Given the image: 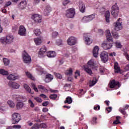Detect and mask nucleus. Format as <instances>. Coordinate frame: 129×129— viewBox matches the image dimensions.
Returning a JSON list of instances; mask_svg holds the SVG:
<instances>
[{"label": "nucleus", "instance_id": "f257e3e1", "mask_svg": "<svg viewBox=\"0 0 129 129\" xmlns=\"http://www.w3.org/2000/svg\"><path fill=\"white\" fill-rule=\"evenodd\" d=\"M106 36L107 38V41H104L101 44V47L104 49V50H109L112 48V36H111V34H110V31L109 30H107L106 31Z\"/></svg>", "mask_w": 129, "mask_h": 129}, {"label": "nucleus", "instance_id": "f03ea898", "mask_svg": "<svg viewBox=\"0 0 129 129\" xmlns=\"http://www.w3.org/2000/svg\"><path fill=\"white\" fill-rule=\"evenodd\" d=\"M22 60L23 62L26 63H31V61H32L31 56H30L29 53L26 51H24L22 53Z\"/></svg>", "mask_w": 129, "mask_h": 129}, {"label": "nucleus", "instance_id": "7ed1b4c3", "mask_svg": "<svg viewBox=\"0 0 129 129\" xmlns=\"http://www.w3.org/2000/svg\"><path fill=\"white\" fill-rule=\"evenodd\" d=\"M118 13H119V8L117 7L116 3L112 7V11L111 12V15L114 18H117L118 17Z\"/></svg>", "mask_w": 129, "mask_h": 129}, {"label": "nucleus", "instance_id": "20e7f679", "mask_svg": "<svg viewBox=\"0 0 129 129\" xmlns=\"http://www.w3.org/2000/svg\"><path fill=\"white\" fill-rule=\"evenodd\" d=\"M21 120V115L18 113H14L12 114V121L14 124L18 123Z\"/></svg>", "mask_w": 129, "mask_h": 129}, {"label": "nucleus", "instance_id": "39448f33", "mask_svg": "<svg viewBox=\"0 0 129 129\" xmlns=\"http://www.w3.org/2000/svg\"><path fill=\"white\" fill-rule=\"evenodd\" d=\"M95 18V14H92L89 16H84L82 19V22L83 23H88V22H91L92 20Z\"/></svg>", "mask_w": 129, "mask_h": 129}, {"label": "nucleus", "instance_id": "423d86ee", "mask_svg": "<svg viewBox=\"0 0 129 129\" xmlns=\"http://www.w3.org/2000/svg\"><path fill=\"white\" fill-rule=\"evenodd\" d=\"M75 15V10L73 8H71L66 11V16L69 19L74 17Z\"/></svg>", "mask_w": 129, "mask_h": 129}, {"label": "nucleus", "instance_id": "0eeeda50", "mask_svg": "<svg viewBox=\"0 0 129 129\" xmlns=\"http://www.w3.org/2000/svg\"><path fill=\"white\" fill-rule=\"evenodd\" d=\"M121 24V19L119 18L114 25L115 31H120L122 29V25Z\"/></svg>", "mask_w": 129, "mask_h": 129}, {"label": "nucleus", "instance_id": "6e6552de", "mask_svg": "<svg viewBox=\"0 0 129 129\" xmlns=\"http://www.w3.org/2000/svg\"><path fill=\"white\" fill-rule=\"evenodd\" d=\"M67 43L68 45L73 46L76 45V43H77V39L73 36H71L67 40Z\"/></svg>", "mask_w": 129, "mask_h": 129}, {"label": "nucleus", "instance_id": "1a4fd4ad", "mask_svg": "<svg viewBox=\"0 0 129 129\" xmlns=\"http://www.w3.org/2000/svg\"><path fill=\"white\" fill-rule=\"evenodd\" d=\"M100 58L101 61L104 62V63H105V62L108 61V54L105 51H103L100 54Z\"/></svg>", "mask_w": 129, "mask_h": 129}, {"label": "nucleus", "instance_id": "9d476101", "mask_svg": "<svg viewBox=\"0 0 129 129\" xmlns=\"http://www.w3.org/2000/svg\"><path fill=\"white\" fill-rule=\"evenodd\" d=\"M47 52V48L45 46H43L40 49L38 53V57L39 58H43L45 57V53Z\"/></svg>", "mask_w": 129, "mask_h": 129}, {"label": "nucleus", "instance_id": "9b49d317", "mask_svg": "<svg viewBox=\"0 0 129 129\" xmlns=\"http://www.w3.org/2000/svg\"><path fill=\"white\" fill-rule=\"evenodd\" d=\"M109 86L110 88H114V87H117V88H119L120 86L119 85V82L116 81L114 80H113L111 81L109 84Z\"/></svg>", "mask_w": 129, "mask_h": 129}, {"label": "nucleus", "instance_id": "f8f14e48", "mask_svg": "<svg viewBox=\"0 0 129 129\" xmlns=\"http://www.w3.org/2000/svg\"><path fill=\"white\" fill-rule=\"evenodd\" d=\"M26 28H25V26L21 25L19 27L18 34L20 36H25L26 35Z\"/></svg>", "mask_w": 129, "mask_h": 129}, {"label": "nucleus", "instance_id": "ddd939ff", "mask_svg": "<svg viewBox=\"0 0 129 129\" xmlns=\"http://www.w3.org/2000/svg\"><path fill=\"white\" fill-rule=\"evenodd\" d=\"M32 19L35 23H41L42 22V18L38 14H34L32 16Z\"/></svg>", "mask_w": 129, "mask_h": 129}, {"label": "nucleus", "instance_id": "4468645a", "mask_svg": "<svg viewBox=\"0 0 129 129\" xmlns=\"http://www.w3.org/2000/svg\"><path fill=\"white\" fill-rule=\"evenodd\" d=\"M8 84L10 87L14 89H18V88H20V85L16 82H10Z\"/></svg>", "mask_w": 129, "mask_h": 129}, {"label": "nucleus", "instance_id": "2eb2a0df", "mask_svg": "<svg viewBox=\"0 0 129 129\" xmlns=\"http://www.w3.org/2000/svg\"><path fill=\"white\" fill-rule=\"evenodd\" d=\"M19 78H20V76H16L13 74L9 75L7 77V79L11 81L17 80V79H19Z\"/></svg>", "mask_w": 129, "mask_h": 129}, {"label": "nucleus", "instance_id": "dca6fc26", "mask_svg": "<svg viewBox=\"0 0 129 129\" xmlns=\"http://www.w3.org/2000/svg\"><path fill=\"white\" fill-rule=\"evenodd\" d=\"M99 51V47L98 46H96L94 47L93 50V55L95 57V58H97V56H98V52Z\"/></svg>", "mask_w": 129, "mask_h": 129}, {"label": "nucleus", "instance_id": "f3484780", "mask_svg": "<svg viewBox=\"0 0 129 129\" xmlns=\"http://www.w3.org/2000/svg\"><path fill=\"white\" fill-rule=\"evenodd\" d=\"M52 11V8L50 6H46V8L44 10V16H48Z\"/></svg>", "mask_w": 129, "mask_h": 129}, {"label": "nucleus", "instance_id": "a211bd4d", "mask_svg": "<svg viewBox=\"0 0 129 129\" xmlns=\"http://www.w3.org/2000/svg\"><path fill=\"white\" fill-rule=\"evenodd\" d=\"M54 79V77L50 74H47L45 76V81L47 83L51 82V81Z\"/></svg>", "mask_w": 129, "mask_h": 129}, {"label": "nucleus", "instance_id": "6ab92c4d", "mask_svg": "<svg viewBox=\"0 0 129 129\" xmlns=\"http://www.w3.org/2000/svg\"><path fill=\"white\" fill-rule=\"evenodd\" d=\"M88 67L93 69V68L95 67V65H96V63H95V61H94L93 59H91L88 62Z\"/></svg>", "mask_w": 129, "mask_h": 129}, {"label": "nucleus", "instance_id": "aec40b11", "mask_svg": "<svg viewBox=\"0 0 129 129\" xmlns=\"http://www.w3.org/2000/svg\"><path fill=\"white\" fill-rule=\"evenodd\" d=\"M79 10L81 13H85V5L83 2H80L79 3Z\"/></svg>", "mask_w": 129, "mask_h": 129}, {"label": "nucleus", "instance_id": "412c9836", "mask_svg": "<svg viewBox=\"0 0 129 129\" xmlns=\"http://www.w3.org/2000/svg\"><path fill=\"white\" fill-rule=\"evenodd\" d=\"M13 41H14V36L12 35L6 36V44H11L13 43Z\"/></svg>", "mask_w": 129, "mask_h": 129}, {"label": "nucleus", "instance_id": "4be33fe9", "mask_svg": "<svg viewBox=\"0 0 129 129\" xmlns=\"http://www.w3.org/2000/svg\"><path fill=\"white\" fill-rule=\"evenodd\" d=\"M46 55L49 58H54L56 57V52L53 51H48L47 52Z\"/></svg>", "mask_w": 129, "mask_h": 129}, {"label": "nucleus", "instance_id": "5701e85b", "mask_svg": "<svg viewBox=\"0 0 129 129\" xmlns=\"http://www.w3.org/2000/svg\"><path fill=\"white\" fill-rule=\"evenodd\" d=\"M84 41L86 45H89L90 44L92 43V39H91L90 37H88V36L86 37L84 36Z\"/></svg>", "mask_w": 129, "mask_h": 129}, {"label": "nucleus", "instance_id": "b1692460", "mask_svg": "<svg viewBox=\"0 0 129 129\" xmlns=\"http://www.w3.org/2000/svg\"><path fill=\"white\" fill-rule=\"evenodd\" d=\"M24 89H25L26 91L28 92V93H30L31 94H33L34 93L32 92V90L31 89V88L26 84H25L24 85Z\"/></svg>", "mask_w": 129, "mask_h": 129}, {"label": "nucleus", "instance_id": "393cba45", "mask_svg": "<svg viewBox=\"0 0 129 129\" xmlns=\"http://www.w3.org/2000/svg\"><path fill=\"white\" fill-rule=\"evenodd\" d=\"M129 105H126L123 109H122L121 108H119V111L122 113V114H126V112H125L126 109H128Z\"/></svg>", "mask_w": 129, "mask_h": 129}, {"label": "nucleus", "instance_id": "a878e982", "mask_svg": "<svg viewBox=\"0 0 129 129\" xmlns=\"http://www.w3.org/2000/svg\"><path fill=\"white\" fill-rule=\"evenodd\" d=\"M110 17V12L109 11H107L105 13V18L106 20V22L107 23H109V18Z\"/></svg>", "mask_w": 129, "mask_h": 129}, {"label": "nucleus", "instance_id": "bb28decb", "mask_svg": "<svg viewBox=\"0 0 129 129\" xmlns=\"http://www.w3.org/2000/svg\"><path fill=\"white\" fill-rule=\"evenodd\" d=\"M19 8H21L22 10H23V9H25L26 7H27V1H22L19 5Z\"/></svg>", "mask_w": 129, "mask_h": 129}, {"label": "nucleus", "instance_id": "cd10ccee", "mask_svg": "<svg viewBox=\"0 0 129 129\" xmlns=\"http://www.w3.org/2000/svg\"><path fill=\"white\" fill-rule=\"evenodd\" d=\"M114 68L115 70V73H119L120 72V69L118 67V63L117 62H115L114 65Z\"/></svg>", "mask_w": 129, "mask_h": 129}, {"label": "nucleus", "instance_id": "c85d7f7f", "mask_svg": "<svg viewBox=\"0 0 129 129\" xmlns=\"http://www.w3.org/2000/svg\"><path fill=\"white\" fill-rule=\"evenodd\" d=\"M73 100H72V98L71 97H68L66 98V100L64 101V103L68 104H71L72 103Z\"/></svg>", "mask_w": 129, "mask_h": 129}, {"label": "nucleus", "instance_id": "c756f323", "mask_svg": "<svg viewBox=\"0 0 129 129\" xmlns=\"http://www.w3.org/2000/svg\"><path fill=\"white\" fill-rule=\"evenodd\" d=\"M89 68H90L89 67H85L84 70L86 72V73H88V74H89V75H92V71Z\"/></svg>", "mask_w": 129, "mask_h": 129}, {"label": "nucleus", "instance_id": "7c9ffc66", "mask_svg": "<svg viewBox=\"0 0 129 129\" xmlns=\"http://www.w3.org/2000/svg\"><path fill=\"white\" fill-rule=\"evenodd\" d=\"M16 107L17 109H21V108H23L24 107V103L22 102H19L16 104Z\"/></svg>", "mask_w": 129, "mask_h": 129}, {"label": "nucleus", "instance_id": "2f4dec72", "mask_svg": "<svg viewBox=\"0 0 129 129\" xmlns=\"http://www.w3.org/2000/svg\"><path fill=\"white\" fill-rule=\"evenodd\" d=\"M34 41L37 45H41V44H42V39L40 38H35Z\"/></svg>", "mask_w": 129, "mask_h": 129}, {"label": "nucleus", "instance_id": "473e14b6", "mask_svg": "<svg viewBox=\"0 0 129 129\" xmlns=\"http://www.w3.org/2000/svg\"><path fill=\"white\" fill-rule=\"evenodd\" d=\"M7 103L10 107H11V108H14V107H15V106H16L14 101L12 100H8Z\"/></svg>", "mask_w": 129, "mask_h": 129}, {"label": "nucleus", "instance_id": "72a5a7b5", "mask_svg": "<svg viewBox=\"0 0 129 129\" xmlns=\"http://www.w3.org/2000/svg\"><path fill=\"white\" fill-rule=\"evenodd\" d=\"M96 82H97L96 78H93L92 81L90 83V85H89V87H92V86L95 85V84H96Z\"/></svg>", "mask_w": 129, "mask_h": 129}, {"label": "nucleus", "instance_id": "f704fd0d", "mask_svg": "<svg viewBox=\"0 0 129 129\" xmlns=\"http://www.w3.org/2000/svg\"><path fill=\"white\" fill-rule=\"evenodd\" d=\"M3 62L5 66H9L10 65V60L7 58H3Z\"/></svg>", "mask_w": 129, "mask_h": 129}, {"label": "nucleus", "instance_id": "c9c22d12", "mask_svg": "<svg viewBox=\"0 0 129 129\" xmlns=\"http://www.w3.org/2000/svg\"><path fill=\"white\" fill-rule=\"evenodd\" d=\"M0 74H1L2 75H5V76L9 75V72L4 69H1Z\"/></svg>", "mask_w": 129, "mask_h": 129}, {"label": "nucleus", "instance_id": "e433bc0d", "mask_svg": "<svg viewBox=\"0 0 129 129\" xmlns=\"http://www.w3.org/2000/svg\"><path fill=\"white\" fill-rule=\"evenodd\" d=\"M38 71L40 72L41 73V74H46L47 72L44 70V69L42 68L41 67H38V68L37 69Z\"/></svg>", "mask_w": 129, "mask_h": 129}, {"label": "nucleus", "instance_id": "4c0bfd02", "mask_svg": "<svg viewBox=\"0 0 129 129\" xmlns=\"http://www.w3.org/2000/svg\"><path fill=\"white\" fill-rule=\"evenodd\" d=\"M33 33L37 36H39L40 35H41V30L39 29H37L33 31Z\"/></svg>", "mask_w": 129, "mask_h": 129}, {"label": "nucleus", "instance_id": "58836bf2", "mask_svg": "<svg viewBox=\"0 0 129 129\" xmlns=\"http://www.w3.org/2000/svg\"><path fill=\"white\" fill-rule=\"evenodd\" d=\"M73 72V71H72V69H70L69 70L66 71L65 74L66 75H69V76H71V75H72Z\"/></svg>", "mask_w": 129, "mask_h": 129}, {"label": "nucleus", "instance_id": "ea45409f", "mask_svg": "<svg viewBox=\"0 0 129 129\" xmlns=\"http://www.w3.org/2000/svg\"><path fill=\"white\" fill-rule=\"evenodd\" d=\"M28 104L31 107V108H34L35 107V103L32 101V100H28Z\"/></svg>", "mask_w": 129, "mask_h": 129}, {"label": "nucleus", "instance_id": "a19ab883", "mask_svg": "<svg viewBox=\"0 0 129 129\" xmlns=\"http://www.w3.org/2000/svg\"><path fill=\"white\" fill-rule=\"evenodd\" d=\"M6 111H7V107H6V106H2L0 107L1 112H2V113H4V112H6Z\"/></svg>", "mask_w": 129, "mask_h": 129}, {"label": "nucleus", "instance_id": "79ce46f5", "mask_svg": "<svg viewBox=\"0 0 129 129\" xmlns=\"http://www.w3.org/2000/svg\"><path fill=\"white\" fill-rule=\"evenodd\" d=\"M120 117L119 116H117L116 117V120L113 122V124H118L119 123H121L120 121H119V120H118Z\"/></svg>", "mask_w": 129, "mask_h": 129}, {"label": "nucleus", "instance_id": "37998d69", "mask_svg": "<svg viewBox=\"0 0 129 129\" xmlns=\"http://www.w3.org/2000/svg\"><path fill=\"white\" fill-rule=\"evenodd\" d=\"M26 75L28 77V78H30V79H32V80H34V78L33 77V75H32L30 72H26Z\"/></svg>", "mask_w": 129, "mask_h": 129}, {"label": "nucleus", "instance_id": "c03bdc74", "mask_svg": "<svg viewBox=\"0 0 129 129\" xmlns=\"http://www.w3.org/2000/svg\"><path fill=\"white\" fill-rule=\"evenodd\" d=\"M112 36L114 39H118L119 38V35H118V33L117 32H112Z\"/></svg>", "mask_w": 129, "mask_h": 129}, {"label": "nucleus", "instance_id": "a18cd8bd", "mask_svg": "<svg viewBox=\"0 0 129 129\" xmlns=\"http://www.w3.org/2000/svg\"><path fill=\"white\" fill-rule=\"evenodd\" d=\"M13 98H14V99H16V100H18V101H20V98H21V96H20L19 95L14 94L13 95Z\"/></svg>", "mask_w": 129, "mask_h": 129}, {"label": "nucleus", "instance_id": "49530a36", "mask_svg": "<svg viewBox=\"0 0 129 129\" xmlns=\"http://www.w3.org/2000/svg\"><path fill=\"white\" fill-rule=\"evenodd\" d=\"M34 100H36L37 102L41 103L42 101H43V100L39 97H37L34 98Z\"/></svg>", "mask_w": 129, "mask_h": 129}, {"label": "nucleus", "instance_id": "de8ad7c7", "mask_svg": "<svg viewBox=\"0 0 129 129\" xmlns=\"http://www.w3.org/2000/svg\"><path fill=\"white\" fill-rule=\"evenodd\" d=\"M0 42L2 43V44H5V43H7V38L5 37H2L0 39Z\"/></svg>", "mask_w": 129, "mask_h": 129}, {"label": "nucleus", "instance_id": "09e8293b", "mask_svg": "<svg viewBox=\"0 0 129 129\" xmlns=\"http://www.w3.org/2000/svg\"><path fill=\"white\" fill-rule=\"evenodd\" d=\"M31 86L36 92H38V88H37V87H36V85H35V84L32 83L31 84Z\"/></svg>", "mask_w": 129, "mask_h": 129}, {"label": "nucleus", "instance_id": "8fccbe9b", "mask_svg": "<svg viewBox=\"0 0 129 129\" xmlns=\"http://www.w3.org/2000/svg\"><path fill=\"white\" fill-rule=\"evenodd\" d=\"M54 74L58 79H62V75L61 74H57V73H54Z\"/></svg>", "mask_w": 129, "mask_h": 129}, {"label": "nucleus", "instance_id": "3c124183", "mask_svg": "<svg viewBox=\"0 0 129 129\" xmlns=\"http://www.w3.org/2000/svg\"><path fill=\"white\" fill-rule=\"evenodd\" d=\"M58 36V32L54 31L52 33V37L53 39H55Z\"/></svg>", "mask_w": 129, "mask_h": 129}, {"label": "nucleus", "instance_id": "603ef678", "mask_svg": "<svg viewBox=\"0 0 129 129\" xmlns=\"http://www.w3.org/2000/svg\"><path fill=\"white\" fill-rule=\"evenodd\" d=\"M57 94H52L49 96L50 99H56L57 98Z\"/></svg>", "mask_w": 129, "mask_h": 129}, {"label": "nucleus", "instance_id": "864d4df0", "mask_svg": "<svg viewBox=\"0 0 129 129\" xmlns=\"http://www.w3.org/2000/svg\"><path fill=\"white\" fill-rule=\"evenodd\" d=\"M27 100V99L26 98V97L20 96V98L19 100V101H26Z\"/></svg>", "mask_w": 129, "mask_h": 129}, {"label": "nucleus", "instance_id": "5fc2aeb1", "mask_svg": "<svg viewBox=\"0 0 129 129\" xmlns=\"http://www.w3.org/2000/svg\"><path fill=\"white\" fill-rule=\"evenodd\" d=\"M115 44L116 45V48H121V44H120V42H116Z\"/></svg>", "mask_w": 129, "mask_h": 129}, {"label": "nucleus", "instance_id": "6e6d98bb", "mask_svg": "<svg viewBox=\"0 0 129 129\" xmlns=\"http://www.w3.org/2000/svg\"><path fill=\"white\" fill-rule=\"evenodd\" d=\"M12 5V2L11 1H8L6 2L5 5V8H8V7H10Z\"/></svg>", "mask_w": 129, "mask_h": 129}, {"label": "nucleus", "instance_id": "4d7b16f0", "mask_svg": "<svg viewBox=\"0 0 129 129\" xmlns=\"http://www.w3.org/2000/svg\"><path fill=\"white\" fill-rule=\"evenodd\" d=\"M56 44L58 45V46H60V45H62V40L61 39H58L56 41Z\"/></svg>", "mask_w": 129, "mask_h": 129}, {"label": "nucleus", "instance_id": "13d9d810", "mask_svg": "<svg viewBox=\"0 0 129 129\" xmlns=\"http://www.w3.org/2000/svg\"><path fill=\"white\" fill-rule=\"evenodd\" d=\"M69 3H70V1L69 0H65L63 2V6H66V5H67L68 4H69Z\"/></svg>", "mask_w": 129, "mask_h": 129}, {"label": "nucleus", "instance_id": "bf43d9fd", "mask_svg": "<svg viewBox=\"0 0 129 129\" xmlns=\"http://www.w3.org/2000/svg\"><path fill=\"white\" fill-rule=\"evenodd\" d=\"M21 125H14L13 126L14 128L20 129L21 128Z\"/></svg>", "mask_w": 129, "mask_h": 129}, {"label": "nucleus", "instance_id": "052dcab7", "mask_svg": "<svg viewBox=\"0 0 129 129\" xmlns=\"http://www.w3.org/2000/svg\"><path fill=\"white\" fill-rule=\"evenodd\" d=\"M116 55V54L114 52H111L109 54V56H110V57H113V56H115Z\"/></svg>", "mask_w": 129, "mask_h": 129}, {"label": "nucleus", "instance_id": "680f3d73", "mask_svg": "<svg viewBox=\"0 0 129 129\" xmlns=\"http://www.w3.org/2000/svg\"><path fill=\"white\" fill-rule=\"evenodd\" d=\"M97 108L98 110H99V109H100V106H99V105L94 107V109L95 110H97Z\"/></svg>", "mask_w": 129, "mask_h": 129}, {"label": "nucleus", "instance_id": "e2e57ef3", "mask_svg": "<svg viewBox=\"0 0 129 129\" xmlns=\"http://www.w3.org/2000/svg\"><path fill=\"white\" fill-rule=\"evenodd\" d=\"M112 109V107H109L106 108L107 111H108V113L110 112L111 111V110Z\"/></svg>", "mask_w": 129, "mask_h": 129}, {"label": "nucleus", "instance_id": "0e129e2a", "mask_svg": "<svg viewBox=\"0 0 129 129\" xmlns=\"http://www.w3.org/2000/svg\"><path fill=\"white\" fill-rule=\"evenodd\" d=\"M48 104H49L48 101H46L42 103L43 106H47V105H48Z\"/></svg>", "mask_w": 129, "mask_h": 129}, {"label": "nucleus", "instance_id": "69168bd1", "mask_svg": "<svg viewBox=\"0 0 129 129\" xmlns=\"http://www.w3.org/2000/svg\"><path fill=\"white\" fill-rule=\"evenodd\" d=\"M40 96L41 97H42V98H44V99L47 98V96H46V95H45L44 94H41Z\"/></svg>", "mask_w": 129, "mask_h": 129}, {"label": "nucleus", "instance_id": "338daca9", "mask_svg": "<svg viewBox=\"0 0 129 129\" xmlns=\"http://www.w3.org/2000/svg\"><path fill=\"white\" fill-rule=\"evenodd\" d=\"M98 32L99 33V34L101 36L102 35H103V31L101 29H99Z\"/></svg>", "mask_w": 129, "mask_h": 129}, {"label": "nucleus", "instance_id": "774afa93", "mask_svg": "<svg viewBox=\"0 0 129 129\" xmlns=\"http://www.w3.org/2000/svg\"><path fill=\"white\" fill-rule=\"evenodd\" d=\"M124 69H125V70H126V71H128V70H129V64L126 65L125 66Z\"/></svg>", "mask_w": 129, "mask_h": 129}]
</instances>
